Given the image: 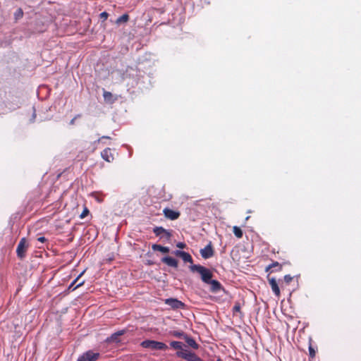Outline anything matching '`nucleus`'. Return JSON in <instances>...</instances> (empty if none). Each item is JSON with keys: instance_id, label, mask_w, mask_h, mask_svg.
<instances>
[{"instance_id": "f257e3e1", "label": "nucleus", "mask_w": 361, "mask_h": 361, "mask_svg": "<svg viewBox=\"0 0 361 361\" xmlns=\"http://www.w3.org/2000/svg\"><path fill=\"white\" fill-rule=\"evenodd\" d=\"M190 269L192 272H197L201 276L202 281L205 283H209L212 281L213 274L212 271L206 267L200 264H192L190 267Z\"/></svg>"}, {"instance_id": "f03ea898", "label": "nucleus", "mask_w": 361, "mask_h": 361, "mask_svg": "<svg viewBox=\"0 0 361 361\" xmlns=\"http://www.w3.org/2000/svg\"><path fill=\"white\" fill-rule=\"evenodd\" d=\"M140 345L144 348L152 350H166L168 349V346L164 343L154 340H145L140 343Z\"/></svg>"}, {"instance_id": "7ed1b4c3", "label": "nucleus", "mask_w": 361, "mask_h": 361, "mask_svg": "<svg viewBox=\"0 0 361 361\" xmlns=\"http://www.w3.org/2000/svg\"><path fill=\"white\" fill-rule=\"evenodd\" d=\"M29 247V243L25 238H22L17 246L16 254L18 258L23 259L26 256L27 250Z\"/></svg>"}, {"instance_id": "20e7f679", "label": "nucleus", "mask_w": 361, "mask_h": 361, "mask_svg": "<svg viewBox=\"0 0 361 361\" xmlns=\"http://www.w3.org/2000/svg\"><path fill=\"white\" fill-rule=\"evenodd\" d=\"M176 355L178 357L183 358L187 361H202V360L195 353L187 350L177 351Z\"/></svg>"}, {"instance_id": "39448f33", "label": "nucleus", "mask_w": 361, "mask_h": 361, "mask_svg": "<svg viewBox=\"0 0 361 361\" xmlns=\"http://www.w3.org/2000/svg\"><path fill=\"white\" fill-rule=\"evenodd\" d=\"M99 357V353H94L92 350H88L80 355L78 361H96Z\"/></svg>"}, {"instance_id": "423d86ee", "label": "nucleus", "mask_w": 361, "mask_h": 361, "mask_svg": "<svg viewBox=\"0 0 361 361\" xmlns=\"http://www.w3.org/2000/svg\"><path fill=\"white\" fill-rule=\"evenodd\" d=\"M153 233L157 236H160V238H165L166 240H169L171 237V233L161 226H157L154 228Z\"/></svg>"}, {"instance_id": "0eeeda50", "label": "nucleus", "mask_w": 361, "mask_h": 361, "mask_svg": "<svg viewBox=\"0 0 361 361\" xmlns=\"http://www.w3.org/2000/svg\"><path fill=\"white\" fill-rule=\"evenodd\" d=\"M163 213L165 217L170 220H176L180 215V213L178 211H174L169 208L164 209Z\"/></svg>"}, {"instance_id": "6e6552de", "label": "nucleus", "mask_w": 361, "mask_h": 361, "mask_svg": "<svg viewBox=\"0 0 361 361\" xmlns=\"http://www.w3.org/2000/svg\"><path fill=\"white\" fill-rule=\"evenodd\" d=\"M214 252L211 243L206 245L203 249L200 250L201 256L205 259L212 257L214 255Z\"/></svg>"}, {"instance_id": "1a4fd4ad", "label": "nucleus", "mask_w": 361, "mask_h": 361, "mask_svg": "<svg viewBox=\"0 0 361 361\" xmlns=\"http://www.w3.org/2000/svg\"><path fill=\"white\" fill-rule=\"evenodd\" d=\"M165 304L169 305L173 309H181L184 307V303L176 298H168L165 300Z\"/></svg>"}, {"instance_id": "9d476101", "label": "nucleus", "mask_w": 361, "mask_h": 361, "mask_svg": "<svg viewBox=\"0 0 361 361\" xmlns=\"http://www.w3.org/2000/svg\"><path fill=\"white\" fill-rule=\"evenodd\" d=\"M267 279L273 293L275 294L276 297H279L281 293L276 279L274 277L270 278L269 276H268Z\"/></svg>"}, {"instance_id": "9b49d317", "label": "nucleus", "mask_w": 361, "mask_h": 361, "mask_svg": "<svg viewBox=\"0 0 361 361\" xmlns=\"http://www.w3.org/2000/svg\"><path fill=\"white\" fill-rule=\"evenodd\" d=\"M126 332V329H122V330L118 331L115 332L114 334H111V336L110 337H108L106 338V341L107 343H111V342L118 343L120 341L118 339V336H121L125 334Z\"/></svg>"}, {"instance_id": "f8f14e48", "label": "nucleus", "mask_w": 361, "mask_h": 361, "mask_svg": "<svg viewBox=\"0 0 361 361\" xmlns=\"http://www.w3.org/2000/svg\"><path fill=\"white\" fill-rule=\"evenodd\" d=\"M283 266L282 264H279L278 262H274L273 263L270 264L265 268V271H270L271 273L274 271H281L282 270Z\"/></svg>"}, {"instance_id": "ddd939ff", "label": "nucleus", "mask_w": 361, "mask_h": 361, "mask_svg": "<svg viewBox=\"0 0 361 361\" xmlns=\"http://www.w3.org/2000/svg\"><path fill=\"white\" fill-rule=\"evenodd\" d=\"M161 262L173 268H177L178 265V260L169 256L163 257Z\"/></svg>"}, {"instance_id": "4468645a", "label": "nucleus", "mask_w": 361, "mask_h": 361, "mask_svg": "<svg viewBox=\"0 0 361 361\" xmlns=\"http://www.w3.org/2000/svg\"><path fill=\"white\" fill-rule=\"evenodd\" d=\"M102 157L106 161L111 162L114 160V155L110 148H106L101 152Z\"/></svg>"}, {"instance_id": "2eb2a0df", "label": "nucleus", "mask_w": 361, "mask_h": 361, "mask_svg": "<svg viewBox=\"0 0 361 361\" xmlns=\"http://www.w3.org/2000/svg\"><path fill=\"white\" fill-rule=\"evenodd\" d=\"M208 284L211 285L210 290L213 293H216L222 288L221 283L216 280H212Z\"/></svg>"}, {"instance_id": "dca6fc26", "label": "nucleus", "mask_w": 361, "mask_h": 361, "mask_svg": "<svg viewBox=\"0 0 361 361\" xmlns=\"http://www.w3.org/2000/svg\"><path fill=\"white\" fill-rule=\"evenodd\" d=\"M152 249L154 251H159L162 253H169L170 251V249L169 247H164V246H162V245H158V244L152 245Z\"/></svg>"}, {"instance_id": "f3484780", "label": "nucleus", "mask_w": 361, "mask_h": 361, "mask_svg": "<svg viewBox=\"0 0 361 361\" xmlns=\"http://www.w3.org/2000/svg\"><path fill=\"white\" fill-rule=\"evenodd\" d=\"M184 340L185 341L187 344L193 349L197 350L199 348V345L192 338H190L187 335L186 336H184Z\"/></svg>"}, {"instance_id": "a211bd4d", "label": "nucleus", "mask_w": 361, "mask_h": 361, "mask_svg": "<svg viewBox=\"0 0 361 361\" xmlns=\"http://www.w3.org/2000/svg\"><path fill=\"white\" fill-rule=\"evenodd\" d=\"M84 271H82L69 286L68 287V289H73V290H75L77 288L82 286L85 283L84 281L80 282L79 283H78L77 285L75 286V284L77 283V281H78L79 278L83 274Z\"/></svg>"}, {"instance_id": "6ab92c4d", "label": "nucleus", "mask_w": 361, "mask_h": 361, "mask_svg": "<svg viewBox=\"0 0 361 361\" xmlns=\"http://www.w3.org/2000/svg\"><path fill=\"white\" fill-rule=\"evenodd\" d=\"M170 345L172 348H173L175 350H178V351L185 350V349H183V346H185V345L182 342H180V341H171L170 343Z\"/></svg>"}, {"instance_id": "aec40b11", "label": "nucleus", "mask_w": 361, "mask_h": 361, "mask_svg": "<svg viewBox=\"0 0 361 361\" xmlns=\"http://www.w3.org/2000/svg\"><path fill=\"white\" fill-rule=\"evenodd\" d=\"M103 97L106 102L114 103L115 99H113V94L108 91L104 90Z\"/></svg>"}, {"instance_id": "412c9836", "label": "nucleus", "mask_w": 361, "mask_h": 361, "mask_svg": "<svg viewBox=\"0 0 361 361\" xmlns=\"http://www.w3.org/2000/svg\"><path fill=\"white\" fill-rule=\"evenodd\" d=\"M170 334L174 337L179 338H183V339H184V336H187V334H185L183 331H172L170 332Z\"/></svg>"}, {"instance_id": "4be33fe9", "label": "nucleus", "mask_w": 361, "mask_h": 361, "mask_svg": "<svg viewBox=\"0 0 361 361\" xmlns=\"http://www.w3.org/2000/svg\"><path fill=\"white\" fill-rule=\"evenodd\" d=\"M233 231L235 237H237L238 238H241L243 237V233L240 227L237 226H233Z\"/></svg>"}, {"instance_id": "5701e85b", "label": "nucleus", "mask_w": 361, "mask_h": 361, "mask_svg": "<svg viewBox=\"0 0 361 361\" xmlns=\"http://www.w3.org/2000/svg\"><path fill=\"white\" fill-rule=\"evenodd\" d=\"M185 262H189V263H192L193 260H192V258L191 257V255L186 252H183V253H182V255H181V257H180Z\"/></svg>"}, {"instance_id": "b1692460", "label": "nucleus", "mask_w": 361, "mask_h": 361, "mask_svg": "<svg viewBox=\"0 0 361 361\" xmlns=\"http://www.w3.org/2000/svg\"><path fill=\"white\" fill-rule=\"evenodd\" d=\"M129 20V16L128 14H123L120 16L117 20V23H126Z\"/></svg>"}, {"instance_id": "393cba45", "label": "nucleus", "mask_w": 361, "mask_h": 361, "mask_svg": "<svg viewBox=\"0 0 361 361\" xmlns=\"http://www.w3.org/2000/svg\"><path fill=\"white\" fill-rule=\"evenodd\" d=\"M233 314L236 312L242 313L241 312V306L240 303L239 302H236L233 307Z\"/></svg>"}, {"instance_id": "a878e982", "label": "nucleus", "mask_w": 361, "mask_h": 361, "mask_svg": "<svg viewBox=\"0 0 361 361\" xmlns=\"http://www.w3.org/2000/svg\"><path fill=\"white\" fill-rule=\"evenodd\" d=\"M309 350V355L311 358H314L316 355V350L314 347L310 344L308 348Z\"/></svg>"}, {"instance_id": "bb28decb", "label": "nucleus", "mask_w": 361, "mask_h": 361, "mask_svg": "<svg viewBox=\"0 0 361 361\" xmlns=\"http://www.w3.org/2000/svg\"><path fill=\"white\" fill-rule=\"evenodd\" d=\"M89 212H90L89 209L87 207H85V209H83L82 212L80 215V219H84L85 216H87Z\"/></svg>"}, {"instance_id": "cd10ccee", "label": "nucleus", "mask_w": 361, "mask_h": 361, "mask_svg": "<svg viewBox=\"0 0 361 361\" xmlns=\"http://www.w3.org/2000/svg\"><path fill=\"white\" fill-rule=\"evenodd\" d=\"M293 279L290 275L288 274L284 276V281L286 283L289 284L293 281Z\"/></svg>"}, {"instance_id": "c85d7f7f", "label": "nucleus", "mask_w": 361, "mask_h": 361, "mask_svg": "<svg viewBox=\"0 0 361 361\" xmlns=\"http://www.w3.org/2000/svg\"><path fill=\"white\" fill-rule=\"evenodd\" d=\"M99 16H100V18H101L102 19H103L104 20H106V19H107V18H108V16H109V14H108V13H106V11H104V12L101 13Z\"/></svg>"}, {"instance_id": "c756f323", "label": "nucleus", "mask_w": 361, "mask_h": 361, "mask_svg": "<svg viewBox=\"0 0 361 361\" xmlns=\"http://www.w3.org/2000/svg\"><path fill=\"white\" fill-rule=\"evenodd\" d=\"M184 251L181 250H176L174 251V255L177 257H181L182 253H183Z\"/></svg>"}, {"instance_id": "7c9ffc66", "label": "nucleus", "mask_w": 361, "mask_h": 361, "mask_svg": "<svg viewBox=\"0 0 361 361\" xmlns=\"http://www.w3.org/2000/svg\"><path fill=\"white\" fill-rule=\"evenodd\" d=\"M80 117V114H78L76 115L73 119H71V121H70V124L71 125H74L75 124V120Z\"/></svg>"}, {"instance_id": "2f4dec72", "label": "nucleus", "mask_w": 361, "mask_h": 361, "mask_svg": "<svg viewBox=\"0 0 361 361\" xmlns=\"http://www.w3.org/2000/svg\"><path fill=\"white\" fill-rule=\"evenodd\" d=\"M37 240H38L39 242H40V243H44V242H46V241H47V238H46L45 237H44V236H41V237H39V238H37Z\"/></svg>"}, {"instance_id": "473e14b6", "label": "nucleus", "mask_w": 361, "mask_h": 361, "mask_svg": "<svg viewBox=\"0 0 361 361\" xmlns=\"http://www.w3.org/2000/svg\"><path fill=\"white\" fill-rule=\"evenodd\" d=\"M176 246L179 248H185L186 245L184 243H178Z\"/></svg>"}, {"instance_id": "72a5a7b5", "label": "nucleus", "mask_w": 361, "mask_h": 361, "mask_svg": "<svg viewBox=\"0 0 361 361\" xmlns=\"http://www.w3.org/2000/svg\"><path fill=\"white\" fill-rule=\"evenodd\" d=\"M104 139H108V140H110V139H111V137H109V136H102V137H99V138L98 139L97 142H101V141H102V140H104Z\"/></svg>"}, {"instance_id": "f704fd0d", "label": "nucleus", "mask_w": 361, "mask_h": 361, "mask_svg": "<svg viewBox=\"0 0 361 361\" xmlns=\"http://www.w3.org/2000/svg\"><path fill=\"white\" fill-rule=\"evenodd\" d=\"M20 11L21 14H23L22 9H20Z\"/></svg>"}, {"instance_id": "c9c22d12", "label": "nucleus", "mask_w": 361, "mask_h": 361, "mask_svg": "<svg viewBox=\"0 0 361 361\" xmlns=\"http://www.w3.org/2000/svg\"><path fill=\"white\" fill-rule=\"evenodd\" d=\"M20 11L21 14H23L22 9H20Z\"/></svg>"}, {"instance_id": "e433bc0d", "label": "nucleus", "mask_w": 361, "mask_h": 361, "mask_svg": "<svg viewBox=\"0 0 361 361\" xmlns=\"http://www.w3.org/2000/svg\"><path fill=\"white\" fill-rule=\"evenodd\" d=\"M20 11L21 14H23L22 9H20Z\"/></svg>"}]
</instances>
